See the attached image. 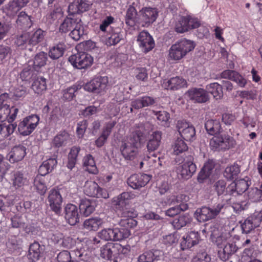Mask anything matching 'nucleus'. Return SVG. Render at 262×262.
Here are the masks:
<instances>
[{
    "instance_id": "f257e3e1",
    "label": "nucleus",
    "mask_w": 262,
    "mask_h": 262,
    "mask_svg": "<svg viewBox=\"0 0 262 262\" xmlns=\"http://www.w3.org/2000/svg\"><path fill=\"white\" fill-rule=\"evenodd\" d=\"M205 128L208 134L214 136L210 141V145L212 150H225L235 146V140L228 134H223L215 136L222 132L221 124L219 120H207L205 123Z\"/></svg>"
},
{
    "instance_id": "f03ea898",
    "label": "nucleus",
    "mask_w": 262,
    "mask_h": 262,
    "mask_svg": "<svg viewBox=\"0 0 262 262\" xmlns=\"http://www.w3.org/2000/svg\"><path fill=\"white\" fill-rule=\"evenodd\" d=\"M193 155L191 153L185 154L182 162L174 168V171L179 180H187L195 172L196 166L193 162Z\"/></svg>"
},
{
    "instance_id": "7ed1b4c3",
    "label": "nucleus",
    "mask_w": 262,
    "mask_h": 262,
    "mask_svg": "<svg viewBox=\"0 0 262 262\" xmlns=\"http://www.w3.org/2000/svg\"><path fill=\"white\" fill-rule=\"evenodd\" d=\"M195 46L193 41L186 39H181L171 46L169 56L172 60H180L192 51Z\"/></svg>"
},
{
    "instance_id": "20e7f679",
    "label": "nucleus",
    "mask_w": 262,
    "mask_h": 262,
    "mask_svg": "<svg viewBox=\"0 0 262 262\" xmlns=\"http://www.w3.org/2000/svg\"><path fill=\"white\" fill-rule=\"evenodd\" d=\"M134 198V194L131 192H124L117 197L114 198L112 204L115 208L118 211L120 216L130 215V216L134 215V208L129 207V201Z\"/></svg>"
},
{
    "instance_id": "39448f33",
    "label": "nucleus",
    "mask_w": 262,
    "mask_h": 262,
    "mask_svg": "<svg viewBox=\"0 0 262 262\" xmlns=\"http://www.w3.org/2000/svg\"><path fill=\"white\" fill-rule=\"evenodd\" d=\"M225 204L218 203L211 207L206 206L196 209L194 212V217L200 222H204L212 220L221 212Z\"/></svg>"
},
{
    "instance_id": "423d86ee",
    "label": "nucleus",
    "mask_w": 262,
    "mask_h": 262,
    "mask_svg": "<svg viewBox=\"0 0 262 262\" xmlns=\"http://www.w3.org/2000/svg\"><path fill=\"white\" fill-rule=\"evenodd\" d=\"M69 61L75 68L85 69L92 65L93 57L86 52H80L71 55L69 58Z\"/></svg>"
},
{
    "instance_id": "0eeeda50",
    "label": "nucleus",
    "mask_w": 262,
    "mask_h": 262,
    "mask_svg": "<svg viewBox=\"0 0 262 262\" xmlns=\"http://www.w3.org/2000/svg\"><path fill=\"white\" fill-rule=\"evenodd\" d=\"M39 118L37 115L26 117L18 125V130L24 136L30 135L37 126Z\"/></svg>"
},
{
    "instance_id": "6e6552de",
    "label": "nucleus",
    "mask_w": 262,
    "mask_h": 262,
    "mask_svg": "<svg viewBox=\"0 0 262 262\" xmlns=\"http://www.w3.org/2000/svg\"><path fill=\"white\" fill-rule=\"evenodd\" d=\"M201 25L200 21L191 16H182L176 23L174 30L180 33H183L190 30L198 28Z\"/></svg>"
},
{
    "instance_id": "1a4fd4ad",
    "label": "nucleus",
    "mask_w": 262,
    "mask_h": 262,
    "mask_svg": "<svg viewBox=\"0 0 262 262\" xmlns=\"http://www.w3.org/2000/svg\"><path fill=\"white\" fill-rule=\"evenodd\" d=\"M108 83L107 76H97L84 84L83 89L88 92L99 94L106 90Z\"/></svg>"
},
{
    "instance_id": "9d476101",
    "label": "nucleus",
    "mask_w": 262,
    "mask_h": 262,
    "mask_svg": "<svg viewBox=\"0 0 262 262\" xmlns=\"http://www.w3.org/2000/svg\"><path fill=\"white\" fill-rule=\"evenodd\" d=\"M189 196L186 194H181L176 196V202L179 204L169 208L165 210V214L169 217H174L177 215L187 210L189 207L188 204L185 202L189 200Z\"/></svg>"
},
{
    "instance_id": "9b49d317",
    "label": "nucleus",
    "mask_w": 262,
    "mask_h": 262,
    "mask_svg": "<svg viewBox=\"0 0 262 262\" xmlns=\"http://www.w3.org/2000/svg\"><path fill=\"white\" fill-rule=\"evenodd\" d=\"M178 132L183 139L187 141H193L196 139L194 127L184 121H178L177 124Z\"/></svg>"
},
{
    "instance_id": "f8f14e48",
    "label": "nucleus",
    "mask_w": 262,
    "mask_h": 262,
    "mask_svg": "<svg viewBox=\"0 0 262 262\" xmlns=\"http://www.w3.org/2000/svg\"><path fill=\"white\" fill-rule=\"evenodd\" d=\"M186 95L194 103H204L210 99L206 89L192 88L187 91Z\"/></svg>"
},
{
    "instance_id": "ddd939ff",
    "label": "nucleus",
    "mask_w": 262,
    "mask_h": 262,
    "mask_svg": "<svg viewBox=\"0 0 262 262\" xmlns=\"http://www.w3.org/2000/svg\"><path fill=\"white\" fill-rule=\"evenodd\" d=\"M85 194L91 197L102 198L107 199L109 194L106 190L103 189L95 182H86L84 187Z\"/></svg>"
},
{
    "instance_id": "4468645a",
    "label": "nucleus",
    "mask_w": 262,
    "mask_h": 262,
    "mask_svg": "<svg viewBox=\"0 0 262 262\" xmlns=\"http://www.w3.org/2000/svg\"><path fill=\"white\" fill-rule=\"evenodd\" d=\"M158 15L156 8H143L139 11V23H143V26H148L156 20Z\"/></svg>"
},
{
    "instance_id": "2eb2a0df",
    "label": "nucleus",
    "mask_w": 262,
    "mask_h": 262,
    "mask_svg": "<svg viewBox=\"0 0 262 262\" xmlns=\"http://www.w3.org/2000/svg\"><path fill=\"white\" fill-rule=\"evenodd\" d=\"M150 179L151 177L147 174H134L127 179V183L131 188L134 189H139L144 187Z\"/></svg>"
},
{
    "instance_id": "dca6fc26",
    "label": "nucleus",
    "mask_w": 262,
    "mask_h": 262,
    "mask_svg": "<svg viewBox=\"0 0 262 262\" xmlns=\"http://www.w3.org/2000/svg\"><path fill=\"white\" fill-rule=\"evenodd\" d=\"M137 41L142 51L147 53L155 47V41L147 31H143L138 36Z\"/></svg>"
},
{
    "instance_id": "f3484780",
    "label": "nucleus",
    "mask_w": 262,
    "mask_h": 262,
    "mask_svg": "<svg viewBox=\"0 0 262 262\" xmlns=\"http://www.w3.org/2000/svg\"><path fill=\"white\" fill-rule=\"evenodd\" d=\"M48 201L51 210L56 214H59L61 210L62 198L59 190L51 189L49 193Z\"/></svg>"
},
{
    "instance_id": "a211bd4d",
    "label": "nucleus",
    "mask_w": 262,
    "mask_h": 262,
    "mask_svg": "<svg viewBox=\"0 0 262 262\" xmlns=\"http://www.w3.org/2000/svg\"><path fill=\"white\" fill-rule=\"evenodd\" d=\"M81 20L77 15L69 13L59 27V32L61 33H67L70 32Z\"/></svg>"
},
{
    "instance_id": "6ab92c4d",
    "label": "nucleus",
    "mask_w": 262,
    "mask_h": 262,
    "mask_svg": "<svg viewBox=\"0 0 262 262\" xmlns=\"http://www.w3.org/2000/svg\"><path fill=\"white\" fill-rule=\"evenodd\" d=\"M65 218L68 223L74 226L80 222V214L77 207L72 204H67L64 208Z\"/></svg>"
},
{
    "instance_id": "aec40b11",
    "label": "nucleus",
    "mask_w": 262,
    "mask_h": 262,
    "mask_svg": "<svg viewBox=\"0 0 262 262\" xmlns=\"http://www.w3.org/2000/svg\"><path fill=\"white\" fill-rule=\"evenodd\" d=\"M92 3L87 0H75L68 7V12L77 15L88 11Z\"/></svg>"
},
{
    "instance_id": "412c9836",
    "label": "nucleus",
    "mask_w": 262,
    "mask_h": 262,
    "mask_svg": "<svg viewBox=\"0 0 262 262\" xmlns=\"http://www.w3.org/2000/svg\"><path fill=\"white\" fill-rule=\"evenodd\" d=\"M248 189L247 182L244 179H241L232 182L228 186V190L229 195L236 196L242 194Z\"/></svg>"
},
{
    "instance_id": "4be33fe9",
    "label": "nucleus",
    "mask_w": 262,
    "mask_h": 262,
    "mask_svg": "<svg viewBox=\"0 0 262 262\" xmlns=\"http://www.w3.org/2000/svg\"><path fill=\"white\" fill-rule=\"evenodd\" d=\"M138 6V1L134 2L126 11L125 20L126 24L129 27L134 26L136 23L139 24V14H138L137 9Z\"/></svg>"
},
{
    "instance_id": "5701e85b",
    "label": "nucleus",
    "mask_w": 262,
    "mask_h": 262,
    "mask_svg": "<svg viewBox=\"0 0 262 262\" xmlns=\"http://www.w3.org/2000/svg\"><path fill=\"white\" fill-rule=\"evenodd\" d=\"M120 150L122 156L127 160H134L138 153V147L125 140L122 141Z\"/></svg>"
},
{
    "instance_id": "b1692460",
    "label": "nucleus",
    "mask_w": 262,
    "mask_h": 262,
    "mask_svg": "<svg viewBox=\"0 0 262 262\" xmlns=\"http://www.w3.org/2000/svg\"><path fill=\"white\" fill-rule=\"evenodd\" d=\"M200 239L198 232L192 231L189 232L186 237L184 236L181 242L182 250L190 249L194 246L198 244Z\"/></svg>"
},
{
    "instance_id": "393cba45",
    "label": "nucleus",
    "mask_w": 262,
    "mask_h": 262,
    "mask_svg": "<svg viewBox=\"0 0 262 262\" xmlns=\"http://www.w3.org/2000/svg\"><path fill=\"white\" fill-rule=\"evenodd\" d=\"M221 77L235 82L239 86L244 87L247 80L238 72L234 70H226L221 73Z\"/></svg>"
},
{
    "instance_id": "a878e982",
    "label": "nucleus",
    "mask_w": 262,
    "mask_h": 262,
    "mask_svg": "<svg viewBox=\"0 0 262 262\" xmlns=\"http://www.w3.org/2000/svg\"><path fill=\"white\" fill-rule=\"evenodd\" d=\"M96 207V203L94 200L82 199L79 204L80 213L84 216H88L94 212Z\"/></svg>"
},
{
    "instance_id": "bb28decb",
    "label": "nucleus",
    "mask_w": 262,
    "mask_h": 262,
    "mask_svg": "<svg viewBox=\"0 0 262 262\" xmlns=\"http://www.w3.org/2000/svg\"><path fill=\"white\" fill-rule=\"evenodd\" d=\"M26 148L24 145L15 146L8 155V159L11 163L21 161L26 155Z\"/></svg>"
},
{
    "instance_id": "cd10ccee",
    "label": "nucleus",
    "mask_w": 262,
    "mask_h": 262,
    "mask_svg": "<svg viewBox=\"0 0 262 262\" xmlns=\"http://www.w3.org/2000/svg\"><path fill=\"white\" fill-rule=\"evenodd\" d=\"M215 166V162L213 160H208L204 164L203 168L199 172L197 180L200 183H203L211 174Z\"/></svg>"
},
{
    "instance_id": "c85d7f7f",
    "label": "nucleus",
    "mask_w": 262,
    "mask_h": 262,
    "mask_svg": "<svg viewBox=\"0 0 262 262\" xmlns=\"http://www.w3.org/2000/svg\"><path fill=\"white\" fill-rule=\"evenodd\" d=\"M43 253V250L39 243L34 242L30 244L27 256L31 262H36L41 257Z\"/></svg>"
},
{
    "instance_id": "c756f323",
    "label": "nucleus",
    "mask_w": 262,
    "mask_h": 262,
    "mask_svg": "<svg viewBox=\"0 0 262 262\" xmlns=\"http://www.w3.org/2000/svg\"><path fill=\"white\" fill-rule=\"evenodd\" d=\"M162 86L167 90H177L187 86V81L184 79L177 76L164 81Z\"/></svg>"
},
{
    "instance_id": "7c9ffc66",
    "label": "nucleus",
    "mask_w": 262,
    "mask_h": 262,
    "mask_svg": "<svg viewBox=\"0 0 262 262\" xmlns=\"http://www.w3.org/2000/svg\"><path fill=\"white\" fill-rule=\"evenodd\" d=\"M238 248L234 242L227 243L224 245L222 250L218 251L219 256L223 261H226L234 253Z\"/></svg>"
},
{
    "instance_id": "2f4dec72",
    "label": "nucleus",
    "mask_w": 262,
    "mask_h": 262,
    "mask_svg": "<svg viewBox=\"0 0 262 262\" xmlns=\"http://www.w3.org/2000/svg\"><path fill=\"white\" fill-rule=\"evenodd\" d=\"M162 133L160 131H156L150 135L147 144V148L149 152L157 150L161 142Z\"/></svg>"
},
{
    "instance_id": "473e14b6",
    "label": "nucleus",
    "mask_w": 262,
    "mask_h": 262,
    "mask_svg": "<svg viewBox=\"0 0 262 262\" xmlns=\"http://www.w3.org/2000/svg\"><path fill=\"white\" fill-rule=\"evenodd\" d=\"M156 102L155 99L149 96H143L137 98L131 102V106L135 109L139 110L140 108L149 106L153 105Z\"/></svg>"
},
{
    "instance_id": "72a5a7b5",
    "label": "nucleus",
    "mask_w": 262,
    "mask_h": 262,
    "mask_svg": "<svg viewBox=\"0 0 262 262\" xmlns=\"http://www.w3.org/2000/svg\"><path fill=\"white\" fill-rule=\"evenodd\" d=\"M85 28L86 26L81 20L70 31L69 36L74 41H78L86 34Z\"/></svg>"
},
{
    "instance_id": "f704fd0d",
    "label": "nucleus",
    "mask_w": 262,
    "mask_h": 262,
    "mask_svg": "<svg viewBox=\"0 0 262 262\" xmlns=\"http://www.w3.org/2000/svg\"><path fill=\"white\" fill-rule=\"evenodd\" d=\"M30 46H34L42 42L46 35V31L39 28L34 31L28 32Z\"/></svg>"
},
{
    "instance_id": "c9c22d12",
    "label": "nucleus",
    "mask_w": 262,
    "mask_h": 262,
    "mask_svg": "<svg viewBox=\"0 0 262 262\" xmlns=\"http://www.w3.org/2000/svg\"><path fill=\"white\" fill-rule=\"evenodd\" d=\"M47 60V53L43 51L39 52L34 57L33 69L36 71H39L42 67L46 65Z\"/></svg>"
},
{
    "instance_id": "e433bc0d",
    "label": "nucleus",
    "mask_w": 262,
    "mask_h": 262,
    "mask_svg": "<svg viewBox=\"0 0 262 262\" xmlns=\"http://www.w3.org/2000/svg\"><path fill=\"white\" fill-rule=\"evenodd\" d=\"M207 93L211 94L215 100H220L223 97V91L221 85L217 82H213L206 86Z\"/></svg>"
},
{
    "instance_id": "4c0bfd02",
    "label": "nucleus",
    "mask_w": 262,
    "mask_h": 262,
    "mask_svg": "<svg viewBox=\"0 0 262 262\" xmlns=\"http://www.w3.org/2000/svg\"><path fill=\"white\" fill-rule=\"evenodd\" d=\"M160 251L147 250L140 254L138 257V262H154L160 259Z\"/></svg>"
},
{
    "instance_id": "58836bf2",
    "label": "nucleus",
    "mask_w": 262,
    "mask_h": 262,
    "mask_svg": "<svg viewBox=\"0 0 262 262\" xmlns=\"http://www.w3.org/2000/svg\"><path fill=\"white\" fill-rule=\"evenodd\" d=\"M103 222L99 217H91L85 220L83 224L84 229L89 231H97Z\"/></svg>"
},
{
    "instance_id": "ea45409f",
    "label": "nucleus",
    "mask_w": 262,
    "mask_h": 262,
    "mask_svg": "<svg viewBox=\"0 0 262 262\" xmlns=\"http://www.w3.org/2000/svg\"><path fill=\"white\" fill-rule=\"evenodd\" d=\"M134 214L135 215H132V216H130V215H128V216L127 215H125V216H120L122 219L119 222V226L123 227L128 230L135 227L137 225V221L135 219L137 216V212L135 210H134Z\"/></svg>"
},
{
    "instance_id": "a19ab883",
    "label": "nucleus",
    "mask_w": 262,
    "mask_h": 262,
    "mask_svg": "<svg viewBox=\"0 0 262 262\" xmlns=\"http://www.w3.org/2000/svg\"><path fill=\"white\" fill-rule=\"evenodd\" d=\"M192 219L188 213H184L174 219L172 225L174 229L179 230L190 224Z\"/></svg>"
},
{
    "instance_id": "79ce46f5",
    "label": "nucleus",
    "mask_w": 262,
    "mask_h": 262,
    "mask_svg": "<svg viewBox=\"0 0 262 262\" xmlns=\"http://www.w3.org/2000/svg\"><path fill=\"white\" fill-rule=\"evenodd\" d=\"M31 88L36 94L42 95L47 90L46 78L42 77H37L33 82Z\"/></svg>"
},
{
    "instance_id": "37998d69",
    "label": "nucleus",
    "mask_w": 262,
    "mask_h": 262,
    "mask_svg": "<svg viewBox=\"0 0 262 262\" xmlns=\"http://www.w3.org/2000/svg\"><path fill=\"white\" fill-rule=\"evenodd\" d=\"M71 140L69 134L66 130L60 131L54 138L53 144L56 147L64 146Z\"/></svg>"
},
{
    "instance_id": "c03bdc74",
    "label": "nucleus",
    "mask_w": 262,
    "mask_h": 262,
    "mask_svg": "<svg viewBox=\"0 0 262 262\" xmlns=\"http://www.w3.org/2000/svg\"><path fill=\"white\" fill-rule=\"evenodd\" d=\"M66 51V45L59 43L52 47L48 52L49 56L53 60H56L63 55Z\"/></svg>"
},
{
    "instance_id": "a18cd8bd",
    "label": "nucleus",
    "mask_w": 262,
    "mask_h": 262,
    "mask_svg": "<svg viewBox=\"0 0 262 262\" xmlns=\"http://www.w3.org/2000/svg\"><path fill=\"white\" fill-rule=\"evenodd\" d=\"M240 171L239 166L236 163H234L226 168L224 172V176L228 180H236Z\"/></svg>"
},
{
    "instance_id": "49530a36",
    "label": "nucleus",
    "mask_w": 262,
    "mask_h": 262,
    "mask_svg": "<svg viewBox=\"0 0 262 262\" xmlns=\"http://www.w3.org/2000/svg\"><path fill=\"white\" fill-rule=\"evenodd\" d=\"M13 186L16 188H20L27 184L28 180L23 172L19 171H14L11 179Z\"/></svg>"
},
{
    "instance_id": "de8ad7c7",
    "label": "nucleus",
    "mask_w": 262,
    "mask_h": 262,
    "mask_svg": "<svg viewBox=\"0 0 262 262\" xmlns=\"http://www.w3.org/2000/svg\"><path fill=\"white\" fill-rule=\"evenodd\" d=\"M16 24L21 29L30 28L33 24L31 16L22 11L18 15Z\"/></svg>"
},
{
    "instance_id": "09e8293b",
    "label": "nucleus",
    "mask_w": 262,
    "mask_h": 262,
    "mask_svg": "<svg viewBox=\"0 0 262 262\" xmlns=\"http://www.w3.org/2000/svg\"><path fill=\"white\" fill-rule=\"evenodd\" d=\"M83 164L89 173L96 174L98 172L94 158L91 155H87L83 158Z\"/></svg>"
},
{
    "instance_id": "8fccbe9b",
    "label": "nucleus",
    "mask_w": 262,
    "mask_h": 262,
    "mask_svg": "<svg viewBox=\"0 0 262 262\" xmlns=\"http://www.w3.org/2000/svg\"><path fill=\"white\" fill-rule=\"evenodd\" d=\"M188 147L184 139L178 138L174 142L173 145V152L175 155H179L184 153L183 157H185V154L190 152L192 154L191 152L188 151Z\"/></svg>"
},
{
    "instance_id": "3c124183",
    "label": "nucleus",
    "mask_w": 262,
    "mask_h": 262,
    "mask_svg": "<svg viewBox=\"0 0 262 262\" xmlns=\"http://www.w3.org/2000/svg\"><path fill=\"white\" fill-rule=\"evenodd\" d=\"M33 185L37 192L41 195H43L46 193L47 187L44 177L41 176H36L34 179Z\"/></svg>"
},
{
    "instance_id": "603ef678",
    "label": "nucleus",
    "mask_w": 262,
    "mask_h": 262,
    "mask_svg": "<svg viewBox=\"0 0 262 262\" xmlns=\"http://www.w3.org/2000/svg\"><path fill=\"white\" fill-rule=\"evenodd\" d=\"M29 38L28 32H24L21 34L15 36L14 43L17 47L21 49L26 48L28 45L30 46Z\"/></svg>"
},
{
    "instance_id": "864d4df0",
    "label": "nucleus",
    "mask_w": 262,
    "mask_h": 262,
    "mask_svg": "<svg viewBox=\"0 0 262 262\" xmlns=\"http://www.w3.org/2000/svg\"><path fill=\"white\" fill-rule=\"evenodd\" d=\"M143 133L140 130H136L133 132L125 140L138 147L143 137Z\"/></svg>"
},
{
    "instance_id": "5fc2aeb1",
    "label": "nucleus",
    "mask_w": 262,
    "mask_h": 262,
    "mask_svg": "<svg viewBox=\"0 0 262 262\" xmlns=\"http://www.w3.org/2000/svg\"><path fill=\"white\" fill-rule=\"evenodd\" d=\"M61 15V9L60 7H54L53 9L50 10V12L46 15L47 22L49 25H51L57 20Z\"/></svg>"
},
{
    "instance_id": "6e6d98bb",
    "label": "nucleus",
    "mask_w": 262,
    "mask_h": 262,
    "mask_svg": "<svg viewBox=\"0 0 262 262\" xmlns=\"http://www.w3.org/2000/svg\"><path fill=\"white\" fill-rule=\"evenodd\" d=\"M99 237L105 241H115V228H105L98 233Z\"/></svg>"
},
{
    "instance_id": "4d7b16f0",
    "label": "nucleus",
    "mask_w": 262,
    "mask_h": 262,
    "mask_svg": "<svg viewBox=\"0 0 262 262\" xmlns=\"http://www.w3.org/2000/svg\"><path fill=\"white\" fill-rule=\"evenodd\" d=\"M213 187L219 196L222 194L229 195L228 186L226 187V182L223 180L216 181L213 184Z\"/></svg>"
},
{
    "instance_id": "13d9d810",
    "label": "nucleus",
    "mask_w": 262,
    "mask_h": 262,
    "mask_svg": "<svg viewBox=\"0 0 262 262\" xmlns=\"http://www.w3.org/2000/svg\"><path fill=\"white\" fill-rule=\"evenodd\" d=\"M248 197L252 202H256L262 200V190L257 187H251L248 190Z\"/></svg>"
},
{
    "instance_id": "bf43d9fd",
    "label": "nucleus",
    "mask_w": 262,
    "mask_h": 262,
    "mask_svg": "<svg viewBox=\"0 0 262 262\" xmlns=\"http://www.w3.org/2000/svg\"><path fill=\"white\" fill-rule=\"evenodd\" d=\"M130 234V230L123 227L115 228V241H120L127 238Z\"/></svg>"
},
{
    "instance_id": "052dcab7",
    "label": "nucleus",
    "mask_w": 262,
    "mask_h": 262,
    "mask_svg": "<svg viewBox=\"0 0 262 262\" xmlns=\"http://www.w3.org/2000/svg\"><path fill=\"white\" fill-rule=\"evenodd\" d=\"M123 39V34L121 32L112 31L110 36L106 40V45L114 46L119 43Z\"/></svg>"
},
{
    "instance_id": "680f3d73",
    "label": "nucleus",
    "mask_w": 262,
    "mask_h": 262,
    "mask_svg": "<svg viewBox=\"0 0 262 262\" xmlns=\"http://www.w3.org/2000/svg\"><path fill=\"white\" fill-rule=\"evenodd\" d=\"M155 115L157 117V119L160 122L161 125L168 126V120L170 119V114L164 111H154Z\"/></svg>"
},
{
    "instance_id": "e2e57ef3",
    "label": "nucleus",
    "mask_w": 262,
    "mask_h": 262,
    "mask_svg": "<svg viewBox=\"0 0 262 262\" xmlns=\"http://www.w3.org/2000/svg\"><path fill=\"white\" fill-rule=\"evenodd\" d=\"M30 0H13L9 3V9L16 12L21 8L26 6Z\"/></svg>"
},
{
    "instance_id": "0e129e2a",
    "label": "nucleus",
    "mask_w": 262,
    "mask_h": 262,
    "mask_svg": "<svg viewBox=\"0 0 262 262\" xmlns=\"http://www.w3.org/2000/svg\"><path fill=\"white\" fill-rule=\"evenodd\" d=\"M80 89L78 85H74L63 91V98L67 101H71L75 97V93Z\"/></svg>"
},
{
    "instance_id": "69168bd1",
    "label": "nucleus",
    "mask_w": 262,
    "mask_h": 262,
    "mask_svg": "<svg viewBox=\"0 0 262 262\" xmlns=\"http://www.w3.org/2000/svg\"><path fill=\"white\" fill-rule=\"evenodd\" d=\"M112 243H107L101 249V256L105 259H111L112 257Z\"/></svg>"
},
{
    "instance_id": "338daca9",
    "label": "nucleus",
    "mask_w": 262,
    "mask_h": 262,
    "mask_svg": "<svg viewBox=\"0 0 262 262\" xmlns=\"http://www.w3.org/2000/svg\"><path fill=\"white\" fill-rule=\"evenodd\" d=\"M241 223V228L243 233H249L252 230L257 228L252 222L248 217L243 223Z\"/></svg>"
},
{
    "instance_id": "774afa93",
    "label": "nucleus",
    "mask_w": 262,
    "mask_h": 262,
    "mask_svg": "<svg viewBox=\"0 0 262 262\" xmlns=\"http://www.w3.org/2000/svg\"><path fill=\"white\" fill-rule=\"evenodd\" d=\"M57 259L58 262H78L72 259L70 253L67 250L60 252L57 255Z\"/></svg>"
}]
</instances>
